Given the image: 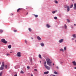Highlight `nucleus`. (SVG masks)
<instances>
[{
  "instance_id": "1",
  "label": "nucleus",
  "mask_w": 76,
  "mask_h": 76,
  "mask_svg": "<svg viewBox=\"0 0 76 76\" xmlns=\"http://www.w3.org/2000/svg\"><path fill=\"white\" fill-rule=\"evenodd\" d=\"M46 61L47 64L49 66H51V64L52 63L51 60L50 59L48 58L46 59Z\"/></svg>"
},
{
  "instance_id": "2",
  "label": "nucleus",
  "mask_w": 76,
  "mask_h": 76,
  "mask_svg": "<svg viewBox=\"0 0 76 76\" xmlns=\"http://www.w3.org/2000/svg\"><path fill=\"white\" fill-rule=\"evenodd\" d=\"M4 62H2V64L0 68L1 70H2L4 69Z\"/></svg>"
},
{
  "instance_id": "3",
  "label": "nucleus",
  "mask_w": 76,
  "mask_h": 76,
  "mask_svg": "<svg viewBox=\"0 0 76 76\" xmlns=\"http://www.w3.org/2000/svg\"><path fill=\"white\" fill-rule=\"evenodd\" d=\"M1 42H3V43H4V44H6L7 42V41H6V40H5V39H1Z\"/></svg>"
},
{
  "instance_id": "4",
  "label": "nucleus",
  "mask_w": 76,
  "mask_h": 76,
  "mask_svg": "<svg viewBox=\"0 0 76 76\" xmlns=\"http://www.w3.org/2000/svg\"><path fill=\"white\" fill-rule=\"evenodd\" d=\"M17 56L18 57H21V53L20 52H18L17 53Z\"/></svg>"
},
{
  "instance_id": "5",
  "label": "nucleus",
  "mask_w": 76,
  "mask_h": 76,
  "mask_svg": "<svg viewBox=\"0 0 76 76\" xmlns=\"http://www.w3.org/2000/svg\"><path fill=\"white\" fill-rule=\"evenodd\" d=\"M45 68H46V69H47L48 70H49L50 69V67L48 66L47 65H46V66H45Z\"/></svg>"
},
{
  "instance_id": "6",
  "label": "nucleus",
  "mask_w": 76,
  "mask_h": 76,
  "mask_svg": "<svg viewBox=\"0 0 76 76\" xmlns=\"http://www.w3.org/2000/svg\"><path fill=\"white\" fill-rule=\"evenodd\" d=\"M63 39H61L59 41V43H61V42H63Z\"/></svg>"
},
{
  "instance_id": "7",
  "label": "nucleus",
  "mask_w": 76,
  "mask_h": 76,
  "mask_svg": "<svg viewBox=\"0 0 76 76\" xmlns=\"http://www.w3.org/2000/svg\"><path fill=\"white\" fill-rule=\"evenodd\" d=\"M37 39H38L39 41H40V40H41V38L39 36H38L37 37Z\"/></svg>"
},
{
  "instance_id": "8",
  "label": "nucleus",
  "mask_w": 76,
  "mask_h": 76,
  "mask_svg": "<svg viewBox=\"0 0 76 76\" xmlns=\"http://www.w3.org/2000/svg\"><path fill=\"white\" fill-rule=\"evenodd\" d=\"M74 9H75V10H76V4L75 3L74 4Z\"/></svg>"
},
{
  "instance_id": "9",
  "label": "nucleus",
  "mask_w": 76,
  "mask_h": 76,
  "mask_svg": "<svg viewBox=\"0 0 76 76\" xmlns=\"http://www.w3.org/2000/svg\"><path fill=\"white\" fill-rule=\"evenodd\" d=\"M72 63L73 64L74 66H76V63L75 61H72Z\"/></svg>"
},
{
  "instance_id": "10",
  "label": "nucleus",
  "mask_w": 76,
  "mask_h": 76,
  "mask_svg": "<svg viewBox=\"0 0 76 76\" xmlns=\"http://www.w3.org/2000/svg\"><path fill=\"white\" fill-rule=\"evenodd\" d=\"M46 26L47 28H50L51 27V26L49 25L48 24H47L46 25Z\"/></svg>"
},
{
  "instance_id": "11",
  "label": "nucleus",
  "mask_w": 76,
  "mask_h": 76,
  "mask_svg": "<svg viewBox=\"0 0 76 76\" xmlns=\"http://www.w3.org/2000/svg\"><path fill=\"white\" fill-rule=\"evenodd\" d=\"M21 10H22V8H19L17 10V12H18L19 11H20Z\"/></svg>"
},
{
  "instance_id": "12",
  "label": "nucleus",
  "mask_w": 76,
  "mask_h": 76,
  "mask_svg": "<svg viewBox=\"0 0 76 76\" xmlns=\"http://www.w3.org/2000/svg\"><path fill=\"white\" fill-rule=\"evenodd\" d=\"M40 45L41 46H42V47H44V43H41Z\"/></svg>"
},
{
  "instance_id": "13",
  "label": "nucleus",
  "mask_w": 76,
  "mask_h": 76,
  "mask_svg": "<svg viewBox=\"0 0 76 76\" xmlns=\"http://www.w3.org/2000/svg\"><path fill=\"white\" fill-rule=\"evenodd\" d=\"M73 37L75 38H76V34H74L72 35Z\"/></svg>"
},
{
  "instance_id": "14",
  "label": "nucleus",
  "mask_w": 76,
  "mask_h": 76,
  "mask_svg": "<svg viewBox=\"0 0 76 76\" xmlns=\"http://www.w3.org/2000/svg\"><path fill=\"white\" fill-rule=\"evenodd\" d=\"M11 47H12V46L10 45H9L8 46V48H9V49L11 48Z\"/></svg>"
},
{
  "instance_id": "15",
  "label": "nucleus",
  "mask_w": 76,
  "mask_h": 76,
  "mask_svg": "<svg viewBox=\"0 0 76 76\" xmlns=\"http://www.w3.org/2000/svg\"><path fill=\"white\" fill-rule=\"evenodd\" d=\"M44 66H47V65L46 64V61H45L44 62Z\"/></svg>"
},
{
  "instance_id": "16",
  "label": "nucleus",
  "mask_w": 76,
  "mask_h": 76,
  "mask_svg": "<svg viewBox=\"0 0 76 76\" xmlns=\"http://www.w3.org/2000/svg\"><path fill=\"white\" fill-rule=\"evenodd\" d=\"M67 11H70V7H69L67 8Z\"/></svg>"
},
{
  "instance_id": "17",
  "label": "nucleus",
  "mask_w": 76,
  "mask_h": 76,
  "mask_svg": "<svg viewBox=\"0 0 76 76\" xmlns=\"http://www.w3.org/2000/svg\"><path fill=\"white\" fill-rule=\"evenodd\" d=\"M69 6H67V5H65L64 6V7L65 8H67V7H69Z\"/></svg>"
},
{
  "instance_id": "18",
  "label": "nucleus",
  "mask_w": 76,
  "mask_h": 76,
  "mask_svg": "<svg viewBox=\"0 0 76 76\" xmlns=\"http://www.w3.org/2000/svg\"><path fill=\"white\" fill-rule=\"evenodd\" d=\"M48 73H49V72L48 71H47V72H44V74H45V75L46 74H48Z\"/></svg>"
},
{
  "instance_id": "19",
  "label": "nucleus",
  "mask_w": 76,
  "mask_h": 76,
  "mask_svg": "<svg viewBox=\"0 0 76 76\" xmlns=\"http://www.w3.org/2000/svg\"><path fill=\"white\" fill-rule=\"evenodd\" d=\"M39 58H42V57H41V55L40 54L39 55Z\"/></svg>"
},
{
  "instance_id": "20",
  "label": "nucleus",
  "mask_w": 76,
  "mask_h": 76,
  "mask_svg": "<svg viewBox=\"0 0 76 76\" xmlns=\"http://www.w3.org/2000/svg\"><path fill=\"white\" fill-rule=\"evenodd\" d=\"M60 51H62L63 52H64V50L62 48L60 49Z\"/></svg>"
},
{
  "instance_id": "21",
  "label": "nucleus",
  "mask_w": 76,
  "mask_h": 76,
  "mask_svg": "<svg viewBox=\"0 0 76 76\" xmlns=\"http://www.w3.org/2000/svg\"><path fill=\"white\" fill-rule=\"evenodd\" d=\"M54 2L55 3H56V4H58V1H57L56 0H55Z\"/></svg>"
},
{
  "instance_id": "22",
  "label": "nucleus",
  "mask_w": 76,
  "mask_h": 76,
  "mask_svg": "<svg viewBox=\"0 0 76 76\" xmlns=\"http://www.w3.org/2000/svg\"><path fill=\"white\" fill-rule=\"evenodd\" d=\"M3 32V30L0 29V32H1V33H2Z\"/></svg>"
},
{
  "instance_id": "23",
  "label": "nucleus",
  "mask_w": 76,
  "mask_h": 76,
  "mask_svg": "<svg viewBox=\"0 0 76 76\" xmlns=\"http://www.w3.org/2000/svg\"><path fill=\"white\" fill-rule=\"evenodd\" d=\"M28 30L30 32H31V31H32V29L31 28H29Z\"/></svg>"
},
{
  "instance_id": "24",
  "label": "nucleus",
  "mask_w": 76,
  "mask_h": 76,
  "mask_svg": "<svg viewBox=\"0 0 76 76\" xmlns=\"http://www.w3.org/2000/svg\"><path fill=\"white\" fill-rule=\"evenodd\" d=\"M5 69H7V65H5Z\"/></svg>"
},
{
  "instance_id": "25",
  "label": "nucleus",
  "mask_w": 76,
  "mask_h": 76,
  "mask_svg": "<svg viewBox=\"0 0 76 76\" xmlns=\"http://www.w3.org/2000/svg\"><path fill=\"white\" fill-rule=\"evenodd\" d=\"M20 73H22V74H23V73H24V72L22 71H21Z\"/></svg>"
},
{
  "instance_id": "26",
  "label": "nucleus",
  "mask_w": 76,
  "mask_h": 76,
  "mask_svg": "<svg viewBox=\"0 0 76 76\" xmlns=\"http://www.w3.org/2000/svg\"><path fill=\"white\" fill-rule=\"evenodd\" d=\"M34 16L35 17V18H37L38 17L37 15H35V14H34Z\"/></svg>"
},
{
  "instance_id": "27",
  "label": "nucleus",
  "mask_w": 76,
  "mask_h": 76,
  "mask_svg": "<svg viewBox=\"0 0 76 76\" xmlns=\"http://www.w3.org/2000/svg\"><path fill=\"white\" fill-rule=\"evenodd\" d=\"M64 27L65 29H67V26H66V25L65 24L64 25Z\"/></svg>"
},
{
  "instance_id": "28",
  "label": "nucleus",
  "mask_w": 76,
  "mask_h": 76,
  "mask_svg": "<svg viewBox=\"0 0 76 76\" xmlns=\"http://www.w3.org/2000/svg\"><path fill=\"white\" fill-rule=\"evenodd\" d=\"M73 5L72 4L71 6L70 7V8H72L73 7Z\"/></svg>"
},
{
  "instance_id": "29",
  "label": "nucleus",
  "mask_w": 76,
  "mask_h": 76,
  "mask_svg": "<svg viewBox=\"0 0 76 76\" xmlns=\"http://www.w3.org/2000/svg\"><path fill=\"white\" fill-rule=\"evenodd\" d=\"M54 74H55V75H57V73L56 72H54Z\"/></svg>"
},
{
  "instance_id": "30",
  "label": "nucleus",
  "mask_w": 76,
  "mask_h": 76,
  "mask_svg": "<svg viewBox=\"0 0 76 76\" xmlns=\"http://www.w3.org/2000/svg\"><path fill=\"white\" fill-rule=\"evenodd\" d=\"M30 61L31 63H32V58L30 59Z\"/></svg>"
},
{
  "instance_id": "31",
  "label": "nucleus",
  "mask_w": 76,
  "mask_h": 76,
  "mask_svg": "<svg viewBox=\"0 0 76 76\" xmlns=\"http://www.w3.org/2000/svg\"><path fill=\"white\" fill-rule=\"evenodd\" d=\"M52 13H53V14H54L55 13H56V11H53L52 12Z\"/></svg>"
},
{
  "instance_id": "32",
  "label": "nucleus",
  "mask_w": 76,
  "mask_h": 76,
  "mask_svg": "<svg viewBox=\"0 0 76 76\" xmlns=\"http://www.w3.org/2000/svg\"><path fill=\"white\" fill-rule=\"evenodd\" d=\"M14 32H17V30H14Z\"/></svg>"
},
{
  "instance_id": "33",
  "label": "nucleus",
  "mask_w": 76,
  "mask_h": 76,
  "mask_svg": "<svg viewBox=\"0 0 76 76\" xmlns=\"http://www.w3.org/2000/svg\"><path fill=\"white\" fill-rule=\"evenodd\" d=\"M64 51H65V50H66V47H64Z\"/></svg>"
},
{
  "instance_id": "34",
  "label": "nucleus",
  "mask_w": 76,
  "mask_h": 76,
  "mask_svg": "<svg viewBox=\"0 0 76 76\" xmlns=\"http://www.w3.org/2000/svg\"><path fill=\"white\" fill-rule=\"evenodd\" d=\"M54 18L55 19H57V17H55Z\"/></svg>"
},
{
  "instance_id": "35",
  "label": "nucleus",
  "mask_w": 76,
  "mask_h": 76,
  "mask_svg": "<svg viewBox=\"0 0 76 76\" xmlns=\"http://www.w3.org/2000/svg\"><path fill=\"white\" fill-rule=\"evenodd\" d=\"M2 73H3L2 72H1L0 73V76H1V75H2Z\"/></svg>"
},
{
  "instance_id": "36",
  "label": "nucleus",
  "mask_w": 76,
  "mask_h": 76,
  "mask_svg": "<svg viewBox=\"0 0 76 76\" xmlns=\"http://www.w3.org/2000/svg\"><path fill=\"white\" fill-rule=\"evenodd\" d=\"M67 20L68 22H70V20L69 19H67Z\"/></svg>"
},
{
  "instance_id": "37",
  "label": "nucleus",
  "mask_w": 76,
  "mask_h": 76,
  "mask_svg": "<svg viewBox=\"0 0 76 76\" xmlns=\"http://www.w3.org/2000/svg\"><path fill=\"white\" fill-rule=\"evenodd\" d=\"M10 54H9V53H8V54H7V56H10Z\"/></svg>"
},
{
  "instance_id": "38",
  "label": "nucleus",
  "mask_w": 76,
  "mask_h": 76,
  "mask_svg": "<svg viewBox=\"0 0 76 76\" xmlns=\"http://www.w3.org/2000/svg\"><path fill=\"white\" fill-rule=\"evenodd\" d=\"M10 15L11 16H13V14L12 13H11L10 14Z\"/></svg>"
},
{
  "instance_id": "39",
  "label": "nucleus",
  "mask_w": 76,
  "mask_h": 76,
  "mask_svg": "<svg viewBox=\"0 0 76 76\" xmlns=\"http://www.w3.org/2000/svg\"><path fill=\"white\" fill-rule=\"evenodd\" d=\"M27 69H29L30 68V67H29V66H27Z\"/></svg>"
},
{
  "instance_id": "40",
  "label": "nucleus",
  "mask_w": 76,
  "mask_h": 76,
  "mask_svg": "<svg viewBox=\"0 0 76 76\" xmlns=\"http://www.w3.org/2000/svg\"><path fill=\"white\" fill-rule=\"evenodd\" d=\"M34 71H37V69H34Z\"/></svg>"
},
{
  "instance_id": "41",
  "label": "nucleus",
  "mask_w": 76,
  "mask_h": 76,
  "mask_svg": "<svg viewBox=\"0 0 76 76\" xmlns=\"http://www.w3.org/2000/svg\"><path fill=\"white\" fill-rule=\"evenodd\" d=\"M25 42L26 44V40H25Z\"/></svg>"
},
{
  "instance_id": "42",
  "label": "nucleus",
  "mask_w": 76,
  "mask_h": 76,
  "mask_svg": "<svg viewBox=\"0 0 76 76\" xmlns=\"http://www.w3.org/2000/svg\"><path fill=\"white\" fill-rule=\"evenodd\" d=\"M31 76H34V75H33V74H31Z\"/></svg>"
},
{
  "instance_id": "43",
  "label": "nucleus",
  "mask_w": 76,
  "mask_h": 76,
  "mask_svg": "<svg viewBox=\"0 0 76 76\" xmlns=\"http://www.w3.org/2000/svg\"><path fill=\"white\" fill-rule=\"evenodd\" d=\"M56 68L57 69H58V67L57 66Z\"/></svg>"
},
{
  "instance_id": "44",
  "label": "nucleus",
  "mask_w": 76,
  "mask_h": 76,
  "mask_svg": "<svg viewBox=\"0 0 76 76\" xmlns=\"http://www.w3.org/2000/svg\"><path fill=\"white\" fill-rule=\"evenodd\" d=\"M14 76H17V74H16V75H14Z\"/></svg>"
},
{
  "instance_id": "45",
  "label": "nucleus",
  "mask_w": 76,
  "mask_h": 76,
  "mask_svg": "<svg viewBox=\"0 0 76 76\" xmlns=\"http://www.w3.org/2000/svg\"><path fill=\"white\" fill-rule=\"evenodd\" d=\"M74 26H76V24H74Z\"/></svg>"
},
{
  "instance_id": "46",
  "label": "nucleus",
  "mask_w": 76,
  "mask_h": 76,
  "mask_svg": "<svg viewBox=\"0 0 76 76\" xmlns=\"http://www.w3.org/2000/svg\"><path fill=\"white\" fill-rule=\"evenodd\" d=\"M74 69H76V67H74Z\"/></svg>"
},
{
  "instance_id": "47",
  "label": "nucleus",
  "mask_w": 76,
  "mask_h": 76,
  "mask_svg": "<svg viewBox=\"0 0 76 76\" xmlns=\"http://www.w3.org/2000/svg\"><path fill=\"white\" fill-rule=\"evenodd\" d=\"M72 40H74V38H72Z\"/></svg>"
},
{
  "instance_id": "48",
  "label": "nucleus",
  "mask_w": 76,
  "mask_h": 76,
  "mask_svg": "<svg viewBox=\"0 0 76 76\" xmlns=\"http://www.w3.org/2000/svg\"><path fill=\"white\" fill-rule=\"evenodd\" d=\"M53 76H56V75H53Z\"/></svg>"
},
{
  "instance_id": "49",
  "label": "nucleus",
  "mask_w": 76,
  "mask_h": 76,
  "mask_svg": "<svg viewBox=\"0 0 76 76\" xmlns=\"http://www.w3.org/2000/svg\"><path fill=\"white\" fill-rule=\"evenodd\" d=\"M31 39H33V38L31 37Z\"/></svg>"
},
{
  "instance_id": "50",
  "label": "nucleus",
  "mask_w": 76,
  "mask_h": 76,
  "mask_svg": "<svg viewBox=\"0 0 76 76\" xmlns=\"http://www.w3.org/2000/svg\"><path fill=\"white\" fill-rule=\"evenodd\" d=\"M61 63H63V62H61Z\"/></svg>"
},
{
  "instance_id": "51",
  "label": "nucleus",
  "mask_w": 76,
  "mask_h": 76,
  "mask_svg": "<svg viewBox=\"0 0 76 76\" xmlns=\"http://www.w3.org/2000/svg\"><path fill=\"white\" fill-rule=\"evenodd\" d=\"M53 64V66H54V64Z\"/></svg>"
},
{
  "instance_id": "52",
  "label": "nucleus",
  "mask_w": 76,
  "mask_h": 76,
  "mask_svg": "<svg viewBox=\"0 0 76 76\" xmlns=\"http://www.w3.org/2000/svg\"><path fill=\"white\" fill-rule=\"evenodd\" d=\"M41 61H40V63H41Z\"/></svg>"
},
{
  "instance_id": "53",
  "label": "nucleus",
  "mask_w": 76,
  "mask_h": 76,
  "mask_svg": "<svg viewBox=\"0 0 76 76\" xmlns=\"http://www.w3.org/2000/svg\"><path fill=\"white\" fill-rule=\"evenodd\" d=\"M10 53H12V52H10Z\"/></svg>"
},
{
  "instance_id": "54",
  "label": "nucleus",
  "mask_w": 76,
  "mask_h": 76,
  "mask_svg": "<svg viewBox=\"0 0 76 76\" xmlns=\"http://www.w3.org/2000/svg\"><path fill=\"white\" fill-rule=\"evenodd\" d=\"M0 64H1V63H0Z\"/></svg>"
},
{
  "instance_id": "55",
  "label": "nucleus",
  "mask_w": 76,
  "mask_h": 76,
  "mask_svg": "<svg viewBox=\"0 0 76 76\" xmlns=\"http://www.w3.org/2000/svg\"><path fill=\"white\" fill-rule=\"evenodd\" d=\"M27 15H28V13H27Z\"/></svg>"
}]
</instances>
